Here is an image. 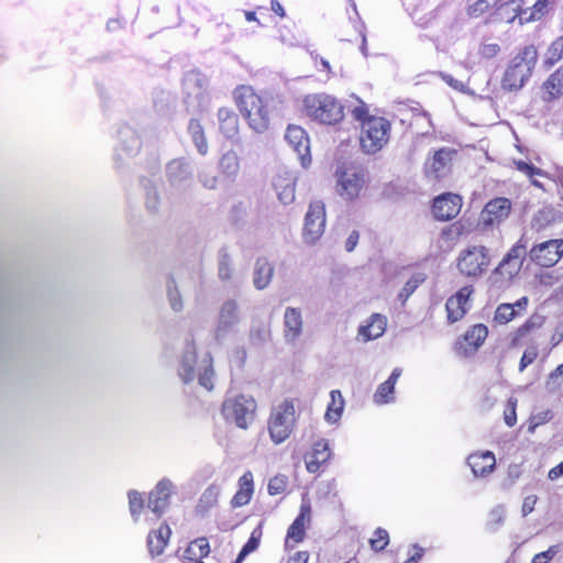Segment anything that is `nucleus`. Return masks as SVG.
Segmentation results:
<instances>
[{"mask_svg": "<svg viewBox=\"0 0 563 563\" xmlns=\"http://www.w3.org/2000/svg\"><path fill=\"white\" fill-rule=\"evenodd\" d=\"M168 184L175 190H186L192 183L190 164L183 158L170 161L166 166Z\"/></svg>", "mask_w": 563, "mask_h": 563, "instance_id": "19", "label": "nucleus"}, {"mask_svg": "<svg viewBox=\"0 0 563 563\" xmlns=\"http://www.w3.org/2000/svg\"><path fill=\"white\" fill-rule=\"evenodd\" d=\"M256 401L249 395L228 396L221 406V415L228 423H233L240 429H247L254 421Z\"/></svg>", "mask_w": 563, "mask_h": 563, "instance_id": "6", "label": "nucleus"}, {"mask_svg": "<svg viewBox=\"0 0 563 563\" xmlns=\"http://www.w3.org/2000/svg\"><path fill=\"white\" fill-rule=\"evenodd\" d=\"M543 89L547 100H553L563 95V65L547 79Z\"/></svg>", "mask_w": 563, "mask_h": 563, "instance_id": "41", "label": "nucleus"}, {"mask_svg": "<svg viewBox=\"0 0 563 563\" xmlns=\"http://www.w3.org/2000/svg\"><path fill=\"white\" fill-rule=\"evenodd\" d=\"M439 76L446 85H449L454 90L463 93L470 92L467 85L459 79H455L452 75L441 71Z\"/></svg>", "mask_w": 563, "mask_h": 563, "instance_id": "59", "label": "nucleus"}, {"mask_svg": "<svg viewBox=\"0 0 563 563\" xmlns=\"http://www.w3.org/2000/svg\"><path fill=\"white\" fill-rule=\"evenodd\" d=\"M391 124L383 117L372 115L361 124L360 144L366 154L382 151L390 139Z\"/></svg>", "mask_w": 563, "mask_h": 563, "instance_id": "5", "label": "nucleus"}, {"mask_svg": "<svg viewBox=\"0 0 563 563\" xmlns=\"http://www.w3.org/2000/svg\"><path fill=\"white\" fill-rule=\"evenodd\" d=\"M219 129L227 139H232L239 133V118L236 113L229 108L218 110Z\"/></svg>", "mask_w": 563, "mask_h": 563, "instance_id": "33", "label": "nucleus"}, {"mask_svg": "<svg viewBox=\"0 0 563 563\" xmlns=\"http://www.w3.org/2000/svg\"><path fill=\"white\" fill-rule=\"evenodd\" d=\"M274 266L265 258H260L255 263L253 274V285L256 289H265L272 282Z\"/></svg>", "mask_w": 563, "mask_h": 563, "instance_id": "35", "label": "nucleus"}, {"mask_svg": "<svg viewBox=\"0 0 563 563\" xmlns=\"http://www.w3.org/2000/svg\"><path fill=\"white\" fill-rule=\"evenodd\" d=\"M166 291L170 308L175 312L181 311L184 308L183 298L173 277H169L166 283Z\"/></svg>", "mask_w": 563, "mask_h": 563, "instance_id": "48", "label": "nucleus"}, {"mask_svg": "<svg viewBox=\"0 0 563 563\" xmlns=\"http://www.w3.org/2000/svg\"><path fill=\"white\" fill-rule=\"evenodd\" d=\"M145 207L151 213H157L162 207V199L158 187L156 185H147L145 187Z\"/></svg>", "mask_w": 563, "mask_h": 563, "instance_id": "46", "label": "nucleus"}, {"mask_svg": "<svg viewBox=\"0 0 563 563\" xmlns=\"http://www.w3.org/2000/svg\"><path fill=\"white\" fill-rule=\"evenodd\" d=\"M188 132L191 136V140L197 148V151L201 155H206L208 153V143L203 133V129L199 121L190 120L188 124Z\"/></svg>", "mask_w": 563, "mask_h": 563, "instance_id": "43", "label": "nucleus"}, {"mask_svg": "<svg viewBox=\"0 0 563 563\" xmlns=\"http://www.w3.org/2000/svg\"><path fill=\"white\" fill-rule=\"evenodd\" d=\"M261 538L262 528L258 526L252 531L249 541L243 545L234 563H242L249 554L254 552L260 545Z\"/></svg>", "mask_w": 563, "mask_h": 563, "instance_id": "47", "label": "nucleus"}, {"mask_svg": "<svg viewBox=\"0 0 563 563\" xmlns=\"http://www.w3.org/2000/svg\"><path fill=\"white\" fill-rule=\"evenodd\" d=\"M551 410H543L531 416L530 431H533L538 426L544 424L552 419Z\"/></svg>", "mask_w": 563, "mask_h": 563, "instance_id": "61", "label": "nucleus"}, {"mask_svg": "<svg viewBox=\"0 0 563 563\" xmlns=\"http://www.w3.org/2000/svg\"><path fill=\"white\" fill-rule=\"evenodd\" d=\"M331 451L329 443L320 439L313 443L312 450L305 457L306 468L309 473H317L322 464L329 461Z\"/></svg>", "mask_w": 563, "mask_h": 563, "instance_id": "27", "label": "nucleus"}, {"mask_svg": "<svg viewBox=\"0 0 563 563\" xmlns=\"http://www.w3.org/2000/svg\"><path fill=\"white\" fill-rule=\"evenodd\" d=\"M456 151L451 147H442L433 153L424 163V174L430 179H441L446 176L452 167Z\"/></svg>", "mask_w": 563, "mask_h": 563, "instance_id": "15", "label": "nucleus"}, {"mask_svg": "<svg viewBox=\"0 0 563 563\" xmlns=\"http://www.w3.org/2000/svg\"><path fill=\"white\" fill-rule=\"evenodd\" d=\"M462 208V198L455 194H444L433 201L432 210L438 220L448 221L455 218Z\"/></svg>", "mask_w": 563, "mask_h": 563, "instance_id": "22", "label": "nucleus"}, {"mask_svg": "<svg viewBox=\"0 0 563 563\" xmlns=\"http://www.w3.org/2000/svg\"><path fill=\"white\" fill-rule=\"evenodd\" d=\"M500 52V46L497 43H482L478 54L486 59L496 57Z\"/></svg>", "mask_w": 563, "mask_h": 563, "instance_id": "60", "label": "nucleus"}, {"mask_svg": "<svg viewBox=\"0 0 563 563\" xmlns=\"http://www.w3.org/2000/svg\"><path fill=\"white\" fill-rule=\"evenodd\" d=\"M552 221V211L551 210H540L538 211L532 219V228L537 231H541L547 228Z\"/></svg>", "mask_w": 563, "mask_h": 563, "instance_id": "56", "label": "nucleus"}, {"mask_svg": "<svg viewBox=\"0 0 563 563\" xmlns=\"http://www.w3.org/2000/svg\"><path fill=\"white\" fill-rule=\"evenodd\" d=\"M387 318L380 313H373L365 324L358 329V335L367 342L380 338L386 331Z\"/></svg>", "mask_w": 563, "mask_h": 563, "instance_id": "31", "label": "nucleus"}, {"mask_svg": "<svg viewBox=\"0 0 563 563\" xmlns=\"http://www.w3.org/2000/svg\"><path fill=\"white\" fill-rule=\"evenodd\" d=\"M351 98L355 100V104L354 106L349 104L347 108L350 109L354 119L357 121H361L363 123L364 120H367V118L371 117V115H368V107L358 97H355L353 95V96H351Z\"/></svg>", "mask_w": 563, "mask_h": 563, "instance_id": "51", "label": "nucleus"}, {"mask_svg": "<svg viewBox=\"0 0 563 563\" xmlns=\"http://www.w3.org/2000/svg\"><path fill=\"white\" fill-rule=\"evenodd\" d=\"M537 357V352L533 349L526 350L521 356L520 364H519V371L523 372L525 368L533 363V361Z\"/></svg>", "mask_w": 563, "mask_h": 563, "instance_id": "64", "label": "nucleus"}, {"mask_svg": "<svg viewBox=\"0 0 563 563\" xmlns=\"http://www.w3.org/2000/svg\"><path fill=\"white\" fill-rule=\"evenodd\" d=\"M288 486V478L285 475H276L268 482V493L269 495H279L286 490Z\"/></svg>", "mask_w": 563, "mask_h": 563, "instance_id": "54", "label": "nucleus"}, {"mask_svg": "<svg viewBox=\"0 0 563 563\" xmlns=\"http://www.w3.org/2000/svg\"><path fill=\"white\" fill-rule=\"evenodd\" d=\"M120 137V151L125 156H133L140 150L141 142L135 131L129 126L122 128L119 132Z\"/></svg>", "mask_w": 563, "mask_h": 563, "instance_id": "37", "label": "nucleus"}, {"mask_svg": "<svg viewBox=\"0 0 563 563\" xmlns=\"http://www.w3.org/2000/svg\"><path fill=\"white\" fill-rule=\"evenodd\" d=\"M538 57V49L534 45L520 47L505 69L501 88L507 91L520 90L532 76Z\"/></svg>", "mask_w": 563, "mask_h": 563, "instance_id": "3", "label": "nucleus"}, {"mask_svg": "<svg viewBox=\"0 0 563 563\" xmlns=\"http://www.w3.org/2000/svg\"><path fill=\"white\" fill-rule=\"evenodd\" d=\"M285 140L297 153V156L303 167L311 163L310 142L306 131L298 125L287 128Z\"/></svg>", "mask_w": 563, "mask_h": 563, "instance_id": "20", "label": "nucleus"}, {"mask_svg": "<svg viewBox=\"0 0 563 563\" xmlns=\"http://www.w3.org/2000/svg\"><path fill=\"white\" fill-rule=\"evenodd\" d=\"M514 163H515L517 169L519 172L523 173L529 178H533L534 176H541V177L548 176V174L544 170H542L538 167H534L533 165L528 164L526 162L515 161Z\"/></svg>", "mask_w": 563, "mask_h": 563, "instance_id": "57", "label": "nucleus"}, {"mask_svg": "<svg viewBox=\"0 0 563 563\" xmlns=\"http://www.w3.org/2000/svg\"><path fill=\"white\" fill-rule=\"evenodd\" d=\"M303 103L308 115L320 123L334 124L343 118L342 104L330 95H309Z\"/></svg>", "mask_w": 563, "mask_h": 563, "instance_id": "8", "label": "nucleus"}, {"mask_svg": "<svg viewBox=\"0 0 563 563\" xmlns=\"http://www.w3.org/2000/svg\"><path fill=\"white\" fill-rule=\"evenodd\" d=\"M176 490V484L170 478L163 477L148 492L146 506L154 516V520L161 519L168 510Z\"/></svg>", "mask_w": 563, "mask_h": 563, "instance_id": "12", "label": "nucleus"}, {"mask_svg": "<svg viewBox=\"0 0 563 563\" xmlns=\"http://www.w3.org/2000/svg\"><path fill=\"white\" fill-rule=\"evenodd\" d=\"M559 552V548L556 545L550 547L547 551L537 553L531 563H549Z\"/></svg>", "mask_w": 563, "mask_h": 563, "instance_id": "63", "label": "nucleus"}, {"mask_svg": "<svg viewBox=\"0 0 563 563\" xmlns=\"http://www.w3.org/2000/svg\"><path fill=\"white\" fill-rule=\"evenodd\" d=\"M302 314L300 309L287 307L284 312V338L287 343H295L302 333Z\"/></svg>", "mask_w": 563, "mask_h": 563, "instance_id": "24", "label": "nucleus"}, {"mask_svg": "<svg viewBox=\"0 0 563 563\" xmlns=\"http://www.w3.org/2000/svg\"><path fill=\"white\" fill-rule=\"evenodd\" d=\"M401 375L399 367L394 368L390 376L378 385L373 400L376 405H386L395 401V385Z\"/></svg>", "mask_w": 563, "mask_h": 563, "instance_id": "30", "label": "nucleus"}, {"mask_svg": "<svg viewBox=\"0 0 563 563\" xmlns=\"http://www.w3.org/2000/svg\"><path fill=\"white\" fill-rule=\"evenodd\" d=\"M330 398L331 401L327 407L324 419L328 423L334 424L341 419L345 401L341 391L338 389L331 390Z\"/></svg>", "mask_w": 563, "mask_h": 563, "instance_id": "38", "label": "nucleus"}, {"mask_svg": "<svg viewBox=\"0 0 563 563\" xmlns=\"http://www.w3.org/2000/svg\"><path fill=\"white\" fill-rule=\"evenodd\" d=\"M220 493L221 487L219 485L212 484L208 486L199 498L196 507L197 512L205 515L213 508L218 504Z\"/></svg>", "mask_w": 563, "mask_h": 563, "instance_id": "40", "label": "nucleus"}, {"mask_svg": "<svg viewBox=\"0 0 563 563\" xmlns=\"http://www.w3.org/2000/svg\"><path fill=\"white\" fill-rule=\"evenodd\" d=\"M198 178L206 189H216L218 186V176L209 168H202L198 173Z\"/></svg>", "mask_w": 563, "mask_h": 563, "instance_id": "55", "label": "nucleus"}, {"mask_svg": "<svg viewBox=\"0 0 563 563\" xmlns=\"http://www.w3.org/2000/svg\"><path fill=\"white\" fill-rule=\"evenodd\" d=\"M506 518V508L501 505L493 507L487 516L486 530L496 532L504 525Z\"/></svg>", "mask_w": 563, "mask_h": 563, "instance_id": "44", "label": "nucleus"}, {"mask_svg": "<svg viewBox=\"0 0 563 563\" xmlns=\"http://www.w3.org/2000/svg\"><path fill=\"white\" fill-rule=\"evenodd\" d=\"M311 519V507L309 501L303 500L300 506V512L287 531V540H292L295 543L301 542L305 538L306 526Z\"/></svg>", "mask_w": 563, "mask_h": 563, "instance_id": "28", "label": "nucleus"}, {"mask_svg": "<svg viewBox=\"0 0 563 563\" xmlns=\"http://www.w3.org/2000/svg\"><path fill=\"white\" fill-rule=\"evenodd\" d=\"M177 374L184 383H190L195 378H198L199 385L207 390L210 391L214 387L212 356L210 353H205L198 358L196 343L192 339L186 340L184 349L180 352Z\"/></svg>", "mask_w": 563, "mask_h": 563, "instance_id": "2", "label": "nucleus"}, {"mask_svg": "<svg viewBox=\"0 0 563 563\" xmlns=\"http://www.w3.org/2000/svg\"><path fill=\"white\" fill-rule=\"evenodd\" d=\"M515 306L511 303H501L497 307L495 312V321L500 324H506L516 317Z\"/></svg>", "mask_w": 563, "mask_h": 563, "instance_id": "50", "label": "nucleus"}, {"mask_svg": "<svg viewBox=\"0 0 563 563\" xmlns=\"http://www.w3.org/2000/svg\"><path fill=\"white\" fill-rule=\"evenodd\" d=\"M234 100L240 112L246 120L250 129L256 133H264L271 123V111L277 103L272 96H262L251 86L242 85L235 88Z\"/></svg>", "mask_w": 563, "mask_h": 563, "instance_id": "1", "label": "nucleus"}, {"mask_svg": "<svg viewBox=\"0 0 563 563\" xmlns=\"http://www.w3.org/2000/svg\"><path fill=\"white\" fill-rule=\"evenodd\" d=\"M241 321L239 302L234 299L225 300L219 310L216 327V338L220 340L233 331Z\"/></svg>", "mask_w": 563, "mask_h": 563, "instance_id": "17", "label": "nucleus"}, {"mask_svg": "<svg viewBox=\"0 0 563 563\" xmlns=\"http://www.w3.org/2000/svg\"><path fill=\"white\" fill-rule=\"evenodd\" d=\"M327 223L325 206L323 201L310 202L305 214L302 240L308 245L317 243L324 233Z\"/></svg>", "mask_w": 563, "mask_h": 563, "instance_id": "13", "label": "nucleus"}, {"mask_svg": "<svg viewBox=\"0 0 563 563\" xmlns=\"http://www.w3.org/2000/svg\"><path fill=\"white\" fill-rule=\"evenodd\" d=\"M296 409L292 400H284L272 409L268 419V432L274 443L287 440L295 427Z\"/></svg>", "mask_w": 563, "mask_h": 563, "instance_id": "9", "label": "nucleus"}, {"mask_svg": "<svg viewBox=\"0 0 563 563\" xmlns=\"http://www.w3.org/2000/svg\"><path fill=\"white\" fill-rule=\"evenodd\" d=\"M128 498V506H129V514L134 525H140L141 522L145 521L146 523H150V518L143 519V514L146 506V500L144 498V495L136 490V489H130L126 493Z\"/></svg>", "mask_w": 563, "mask_h": 563, "instance_id": "32", "label": "nucleus"}, {"mask_svg": "<svg viewBox=\"0 0 563 563\" xmlns=\"http://www.w3.org/2000/svg\"><path fill=\"white\" fill-rule=\"evenodd\" d=\"M253 474L245 472L239 479V489L232 498L233 507H242L250 503L253 495Z\"/></svg>", "mask_w": 563, "mask_h": 563, "instance_id": "34", "label": "nucleus"}, {"mask_svg": "<svg viewBox=\"0 0 563 563\" xmlns=\"http://www.w3.org/2000/svg\"><path fill=\"white\" fill-rule=\"evenodd\" d=\"M335 190L345 201L360 198L368 183L367 173L361 166L343 165L335 170Z\"/></svg>", "mask_w": 563, "mask_h": 563, "instance_id": "7", "label": "nucleus"}, {"mask_svg": "<svg viewBox=\"0 0 563 563\" xmlns=\"http://www.w3.org/2000/svg\"><path fill=\"white\" fill-rule=\"evenodd\" d=\"M219 277L221 280H229L232 277L231 263L227 254L222 255L219 261Z\"/></svg>", "mask_w": 563, "mask_h": 563, "instance_id": "62", "label": "nucleus"}, {"mask_svg": "<svg viewBox=\"0 0 563 563\" xmlns=\"http://www.w3.org/2000/svg\"><path fill=\"white\" fill-rule=\"evenodd\" d=\"M411 16L415 23L423 29L431 26L435 21L444 33H454L461 30V12L450 2L440 4L429 13H423L419 8H416Z\"/></svg>", "mask_w": 563, "mask_h": 563, "instance_id": "4", "label": "nucleus"}, {"mask_svg": "<svg viewBox=\"0 0 563 563\" xmlns=\"http://www.w3.org/2000/svg\"><path fill=\"white\" fill-rule=\"evenodd\" d=\"M219 169L224 177L234 179L240 172V157L236 152H225L220 158Z\"/></svg>", "mask_w": 563, "mask_h": 563, "instance_id": "39", "label": "nucleus"}, {"mask_svg": "<svg viewBox=\"0 0 563 563\" xmlns=\"http://www.w3.org/2000/svg\"><path fill=\"white\" fill-rule=\"evenodd\" d=\"M517 399L510 397L507 401L506 409L504 411V420L508 427H514L517 422Z\"/></svg>", "mask_w": 563, "mask_h": 563, "instance_id": "58", "label": "nucleus"}, {"mask_svg": "<svg viewBox=\"0 0 563 563\" xmlns=\"http://www.w3.org/2000/svg\"><path fill=\"white\" fill-rule=\"evenodd\" d=\"M172 536V529L167 522H162L157 529L151 530L146 543L152 558L163 554Z\"/></svg>", "mask_w": 563, "mask_h": 563, "instance_id": "26", "label": "nucleus"}, {"mask_svg": "<svg viewBox=\"0 0 563 563\" xmlns=\"http://www.w3.org/2000/svg\"><path fill=\"white\" fill-rule=\"evenodd\" d=\"M488 330L484 324L473 325L464 335L465 341L474 350L478 349L485 341Z\"/></svg>", "mask_w": 563, "mask_h": 563, "instance_id": "45", "label": "nucleus"}, {"mask_svg": "<svg viewBox=\"0 0 563 563\" xmlns=\"http://www.w3.org/2000/svg\"><path fill=\"white\" fill-rule=\"evenodd\" d=\"M273 186L279 201L283 205H290L295 200L296 177L292 173L283 172L276 175Z\"/></svg>", "mask_w": 563, "mask_h": 563, "instance_id": "25", "label": "nucleus"}, {"mask_svg": "<svg viewBox=\"0 0 563 563\" xmlns=\"http://www.w3.org/2000/svg\"><path fill=\"white\" fill-rule=\"evenodd\" d=\"M472 292L473 288L465 286L446 300L445 309L450 323L460 321L465 316L466 311L470 309V297Z\"/></svg>", "mask_w": 563, "mask_h": 563, "instance_id": "21", "label": "nucleus"}, {"mask_svg": "<svg viewBox=\"0 0 563 563\" xmlns=\"http://www.w3.org/2000/svg\"><path fill=\"white\" fill-rule=\"evenodd\" d=\"M511 210V202L507 198H496L486 203L478 218V227L488 230L498 227L505 221Z\"/></svg>", "mask_w": 563, "mask_h": 563, "instance_id": "14", "label": "nucleus"}, {"mask_svg": "<svg viewBox=\"0 0 563 563\" xmlns=\"http://www.w3.org/2000/svg\"><path fill=\"white\" fill-rule=\"evenodd\" d=\"M563 57V35L556 38L547 52L544 63L549 66H553Z\"/></svg>", "mask_w": 563, "mask_h": 563, "instance_id": "49", "label": "nucleus"}, {"mask_svg": "<svg viewBox=\"0 0 563 563\" xmlns=\"http://www.w3.org/2000/svg\"><path fill=\"white\" fill-rule=\"evenodd\" d=\"M489 265V250L484 245H468L459 253L456 258L459 272L468 278L481 277Z\"/></svg>", "mask_w": 563, "mask_h": 563, "instance_id": "10", "label": "nucleus"}, {"mask_svg": "<svg viewBox=\"0 0 563 563\" xmlns=\"http://www.w3.org/2000/svg\"><path fill=\"white\" fill-rule=\"evenodd\" d=\"M388 542H389V534H388L387 530H385L383 528H377L374 531L373 537L369 539L371 548L374 551L384 550L387 547Z\"/></svg>", "mask_w": 563, "mask_h": 563, "instance_id": "52", "label": "nucleus"}, {"mask_svg": "<svg viewBox=\"0 0 563 563\" xmlns=\"http://www.w3.org/2000/svg\"><path fill=\"white\" fill-rule=\"evenodd\" d=\"M208 78L200 71L191 70L187 73L183 80V90L185 102L194 111L203 110L210 103V92L208 89Z\"/></svg>", "mask_w": 563, "mask_h": 563, "instance_id": "11", "label": "nucleus"}, {"mask_svg": "<svg viewBox=\"0 0 563 563\" xmlns=\"http://www.w3.org/2000/svg\"><path fill=\"white\" fill-rule=\"evenodd\" d=\"M467 464L475 477H486L495 470V454L490 451L472 453L467 457Z\"/></svg>", "mask_w": 563, "mask_h": 563, "instance_id": "23", "label": "nucleus"}, {"mask_svg": "<svg viewBox=\"0 0 563 563\" xmlns=\"http://www.w3.org/2000/svg\"><path fill=\"white\" fill-rule=\"evenodd\" d=\"M554 4L555 0H537L531 8L525 9L521 24L541 20L553 9Z\"/></svg>", "mask_w": 563, "mask_h": 563, "instance_id": "36", "label": "nucleus"}, {"mask_svg": "<svg viewBox=\"0 0 563 563\" xmlns=\"http://www.w3.org/2000/svg\"><path fill=\"white\" fill-rule=\"evenodd\" d=\"M526 254V246L518 241L506 254L499 265L495 268L494 275L511 280L521 269L522 258Z\"/></svg>", "mask_w": 563, "mask_h": 563, "instance_id": "18", "label": "nucleus"}, {"mask_svg": "<svg viewBox=\"0 0 563 563\" xmlns=\"http://www.w3.org/2000/svg\"><path fill=\"white\" fill-rule=\"evenodd\" d=\"M523 0H509L500 3L494 13V19L499 22L512 23L518 19L521 24V15H523L525 9H522Z\"/></svg>", "mask_w": 563, "mask_h": 563, "instance_id": "29", "label": "nucleus"}, {"mask_svg": "<svg viewBox=\"0 0 563 563\" xmlns=\"http://www.w3.org/2000/svg\"><path fill=\"white\" fill-rule=\"evenodd\" d=\"M529 255L531 261L538 265L551 267L563 256V239L539 243L530 250Z\"/></svg>", "mask_w": 563, "mask_h": 563, "instance_id": "16", "label": "nucleus"}, {"mask_svg": "<svg viewBox=\"0 0 563 563\" xmlns=\"http://www.w3.org/2000/svg\"><path fill=\"white\" fill-rule=\"evenodd\" d=\"M424 280L421 274L413 275L402 287L399 292V298L405 302L410 295L418 288V286Z\"/></svg>", "mask_w": 563, "mask_h": 563, "instance_id": "53", "label": "nucleus"}, {"mask_svg": "<svg viewBox=\"0 0 563 563\" xmlns=\"http://www.w3.org/2000/svg\"><path fill=\"white\" fill-rule=\"evenodd\" d=\"M210 552L209 542L206 538H198L189 543L185 551V558L192 563L208 556Z\"/></svg>", "mask_w": 563, "mask_h": 563, "instance_id": "42", "label": "nucleus"}]
</instances>
